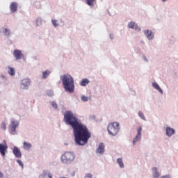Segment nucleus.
<instances>
[{
  "mask_svg": "<svg viewBox=\"0 0 178 178\" xmlns=\"http://www.w3.org/2000/svg\"><path fill=\"white\" fill-rule=\"evenodd\" d=\"M64 122L72 126L74 130L75 141L78 145H86L91 138V132L87 126L79 122V118L71 111H66L64 114Z\"/></svg>",
  "mask_w": 178,
  "mask_h": 178,
  "instance_id": "obj_1",
  "label": "nucleus"
},
{
  "mask_svg": "<svg viewBox=\"0 0 178 178\" xmlns=\"http://www.w3.org/2000/svg\"><path fill=\"white\" fill-rule=\"evenodd\" d=\"M60 80L65 91H67L70 94L74 92V79L72 76L67 74L62 75L60 76Z\"/></svg>",
  "mask_w": 178,
  "mask_h": 178,
  "instance_id": "obj_2",
  "label": "nucleus"
},
{
  "mask_svg": "<svg viewBox=\"0 0 178 178\" xmlns=\"http://www.w3.org/2000/svg\"><path fill=\"white\" fill-rule=\"evenodd\" d=\"M107 130L111 136H116L120 130L118 122H111L108 124Z\"/></svg>",
  "mask_w": 178,
  "mask_h": 178,
  "instance_id": "obj_3",
  "label": "nucleus"
},
{
  "mask_svg": "<svg viewBox=\"0 0 178 178\" xmlns=\"http://www.w3.org/2000/svg\"><path fill=\"white\" fill-rule=\"evenodd\" d=\"M74 160V154L70 152H66L63 156H61V161L63 163H70Z\"/></svg>",
  "mask_w": 178,
  "mask_h": 178,
  "instance_id": "obj_4",
  "label": "nucleus"
},
{
  "mask_svg": "<svg viewBox=\"0 0 178 178\" xmlns=\"http://www.w3.org/2000/svg\"><path fill=\"white\" fill-rule=\"evenodd\" d=\"M17 126H19V122L13 120H11V123L9 127L11 134H16V128L17 127Z\"/></svg>",
  "mask_w": 178,
  "mask_h": 178,
  "instance_id": "obj_5",
  "label": "nucleus"
},
{
  "mask_svg": "<svg viewBox=\"0 0 178 178\" xmlns=\"http://www.w3.org/2000/svg\"><path fill=\"white\" fill-rule=\"evenodd\" d=\"M4 144L0 143V154L1 156H5L6 155V151L8 149V145L6 144V140H3Z\"/></svg>",
  "mask_w": 178,
  "mask_h": 178,
  "instance_id": "obj_6",
  "label": "nucleus"
},
{
  "mask_svg": "<svg viewBox=\"0 0 178 178\" xmlns=\"http://www.w3.org/2000/svg\"><path fill=\"white\" fill-rule=\"evenodd\" d=\"M141 131H143V127H139V128L138 129V134L134 138V141H133L134 145H136V143H138V141L141 140Z\"/></svg>",
  "mask_w": 178,
  "mask_h": 178,
  "instance_id": "obj_7",
  "label": "nucleus"
},
{
  "mask_svg": "<svg viewBox=\"0 0 178 178\" xmlns=\"http://www.w3.org/2000/svg\"><path fill=\"white\" fill-rule=\"evenodd\" d=\"M13 56L17 60H19L22 59V58H23L24 56L23 55V53H22L21 50L15 49L13 52Z\"/></svg>",
  "mask_w": 178,
  "mask_h": 178,
  "instance_id": "obj_8",
  "label": "nucleus"
},
{
  "mask_svg": "<svg viewBox=\"0 0 178 178\" xmlns=\"http://www.w3.org/2000/svg\"><path fill=\"white\" fill-rule=\"evenodd\" d=\"M30 86V79H24L21 82V88L22 90H26L28 86Z\"/></svg>",
  "mask_w": 178,
  "mask_h": 178,
  "instance_id": "obj_9",
  "label": "nucleus"
},
{
  "mask_svg": "<svg viewBox=\"0 0 178 178\" xmlns=\"http://www.w3.org/2000/svg\"><path fill=\"white\" fill-rule=\"evenodd\" d=\"M105 152V145L104 143H99L98 147L96 149V154H100L102 155Z\"/></svg>",
  "mask_w": 178,
  "mask_h": 178,
  "instance_id": "obj_10",
  "label": "nucleus"
},
{
  "mask_svg": "<svg viewBox=\"0 0 178 178\" xmlns=\"http://www.w3.org/2000/svg\"><path fill=\"white\" fill-rule=\"evenodd\" d=\"M13 152L16 158H22V152L17 147H14Z\"/></svg>",
  "mask_w": 178,
  "mask_h": 178,
  "instance_id": "obj_11",
  "label": "nucleus"
},
{
  "mask_svg": "<svg viewBox=\"0 0 178 178\" xmlns=\"http://www.w3.org/2000/svg\"><path fill=\"white\" fill-rule=\"evenodd\" d=\"M129 29H134V30H138V31H140L141 29L136 24V22H131L128 24Z\"/></svg>",
  "mask_w": 178,
  "mask_h": 178,
  "instance_id": "obj_12",
  "label": "nucleus"
},
{
  "mask_svg": "<svg viewBox=\"0 0 178 178\" xmlns=\"http://www.w3.org/2000/svg\"><path fill=\"white\" fill-rule=\"evenodd\" d=\"M39 178H52V174L47 170H44L43 173L39 175Z\"/></svg>",
  "mask_w": 178,
  "mask_h": 178,
  "instance_id": "obj_13",
  "label": "nucleus"
},
{
  "mask_svg": "<svg viewBox=\"0 0 178 178\" xmlns=\"http://www.w3.org/2000/svg\"><path fill=\"white\" fill-rule=\"evenodd\" d=\"M144 33L148 40H152L154 38V33L152 31L146 30Z\"/></svg>",
  "mask_w": 178,
  "mask_h": 178,
  "instance_id": "obj_14",
  "label": "nucleus"
},
{
  "mask_svg": "<svg viewBox=\"0 0 178 178\" xmlns=\"http://www.w3.org/2000/svg\"><path fill=\"white\" fill-rule=\"evenodd\" d=\"M10 9L11 13H13L17 11V3H12L11 5L10 6Z\"/></svg>",
  "mask_w": 178,
  "mask_h": 178,
  "instance_id": "obj_15",
  "label": "nucleus"
},
{
  "mask_svg": "<svg viewBox=\"0 0 178 178\" xmlns=\"http://www.w3.org/2000/svg\"><path fill=\"white\" fill-rule=\"evenodd\" d=\"M175 134V129L170 127L166 128V135L168 136V137H172Z\"/></svg>",
  "mask_w": 178,
  "mask_h": 178,
  "instance_id": "obj_16",
  "label": "nucleus"
},
{
  "mask_svg": "<svg viewBox=\"0 0 178 178\" xmlns=\"http://www.w3.org/2000/svg\"><path fill=\"white\" fill-rule=\"evenodd\" d=\"M7 72L8 74H10V76H15V74H16V72L15 71V68L10 67H7Z\"/></svg>",
  "mask_w": 178,
  "mask_h": 178,
  "instance_id": "obj_17",
  "label": "nucleus"
},
{
  "mask_svg": "<svg viewBox=\"0 0 178 178\" xmlns=\"http://www.w3.org/2000/svg\"><path fill=\"white\" fill-rule=\"evenodd\" d=\"M152 86L154 87V88L157 90L158 91H159V92H161V94H163V91L162 90L161 87H159V85H158V83L154 82V83H152Z\"/></svg>",
  "mask_w": 178,
  "mask_h": 178,
  "instance_id": "obj_18",
  "label": "nucleus"
},
{
  "mask_svg": "<svg viewBox=\"0 0 178 178\" xmlns=\"http://www.w3.org/2000/svg\"><path fill=\"white\" fill-rule=\"evenodd\" d=\"M152 172H153V177L154 178H159L160 175L159 172H158V170L156 167H154L152 168Z\"/></svg>",
  "mask_w": 178,
  "mask_h": 178,
  "instance_id": "obj_19",
  "label": "nucleus"
},
{
  "mask_svg": "<svg viewBox=\"0 0 178 178\" xmlns=\"http://www.w3.org/2000/svg\"><path fill=\"white\" fill-rule=\"evenodd\" d=\"M89 83H90V81L88 79L84 78L80 82V86H81L82 87H86V86Z\"/></svg>",
  "mask_w": 178,
  "mask_h": 178,
  "instance_id": "obj_20",
  "label": "nucleus"
},
{
  "mask_svg": "<svg viewBox=\"0 0 178 178\" xmlns=\"http://www.w3.org/2000/svg\"><path fill=\"white\" fill-rule=\"evenodd\" d=\"M31 148V143H27L26 142H24V149L29 150Z\"/></svg>",
  "mask_w": 178,
  "mask_h": 178,
  "instance_id": "obj_21",
  "label": "nucleus"
},
{
  "mask_svg": "<svg viewBox=\"0 0 178 178\" xmlns=\"http://www.w3.org/2000/svg\"><path fill=\"white\" fill-rule=\"evenodd\" d=\"M49 74H51V71L46 70L42 72V79H47Z\"/></svg>",
  "mask_w": 178,
  "mask_h": 178,
  "instance_id": "obj_22",
  "label": "nucleus"
},
{
  "mask_svg": "<svg viewBox=\"0 0 178 178\" xmlns=\"http://www.w3.org/2000/svg\"><path fill=\"white\" fill-rule=\"evenodd\" d=\"M117 163H118L120 168H124V164L123 163V160H122V159H118Z\"/></svg>",
  "mask_w": 178,
  "mask_h": 178,
  "instance_id": "obj_23",
  "label": "nucleus"
},
{
  "mask_svg": "<svg viewBox=\"0 0 178 178\" xmlns=\"http://www.w3.org/2000/svg\"><path fill=\"white\" fill-rule=\"evenodd\" d=\"M96 0H86V2L88 6H94Z\"/></svg>",
  "mask_w": 178,
  "mask_h": 178,
  "instance_id": "obj_24",
  "label": "nucleus"
},
{
  "mask_svg": "<svg viewBox=\"0 0 178 178\" xmlns=\"http://www.w3.org/2000/svg\"><path fill=\"white\" fill-rule=\"evenodd\" d=\"M3 32L5 35H9L10 34V31H9V29L6 28L3 29Z\"/></svg>",
  "mask_w": 178,
  "mask_h": 178,
  "instance_id": "obj_25",
  "label": "nucleus"
},
{
  "mask_svg": "<svg viewBox=\"0 0 178 178\" xmlns=\"http://www.w3.org/2000/svg\"><path fill=\"white\" fill-rule=\"evenodd\" d=\"M42 23V19L41 18H38L36 19V26H41Z\"/></svg>",
  "mask_w": 178,
  "mask_h": 178,
  "instance_id": "obj_26",
  "label": "nucleus"
},
{
  "mask_svg": "<svg viewBox=\"0 0 178 178\" xmlns=\"http://www.w3.org/2000/svg\"><path fill=\"white\" fill-rule=\"evenodd\" d=\"M1 129L4 131L6 130V123L5 122H1Z\"/></svg>",
  "mask_w": 178,
  "mask_h": 178,
  "instance_id": "obj_27",
  "label": "nucleus"
},
{
  "mask_svg": "<svg viewBox=\"0 0 178 178\" xmlns=\"http://www.w3.org/2000/svg\"><path fill=\"white\" fill-rule=\"evenodd\" d=\"M81 101H83V102H87L88 101V97L87 96H81Z\"/></svg>",
  "mask_w": 178,
  "mask_h": 178,
  "instance_id": "obj_28",
  "label": "nucleus"
},
{
  "mask_svg": "<svg viewBox=\"0 0 178 178\" xmlns=\"http://www.w3.org/2000/svg\"><path fill=\"white\" fill-rule=\"evenodd\" d=\"M58 21L55 20V19H52L51 20V23L53 24V26H54V27H58Z\"/></svg>",
  "mask_w": 178,
  "mask_h": 178,
  "instance_id": "obj_29",
  "label": "nucleus"
},
{
  "mask_svg": "<svg viewBox=\"0 0 178 178\" xmlns=\"http://www.w3.org/2000/svg\"><path fill=\"white\" fill-rule=\"evenodd\" d=\"M138 116H140L143 120H145V117H144V114L141 111H139Z\"/></svg>",
  "mask_w": 178,
  "mask_h": 178,
  "instance_id": "obj_30",
  "label": "nucleus"
},
{
  "mask_svg": "<svg viewBox=\"0 0 178 178\" xmlns=\"http://www.w3.org/2000/svg\"><path fill=\"white\" fill-rule=\"evenodd\" d=\"M51 106H52L53 108H54L55 109H58V104H56V102H51Z\"/></svg>",
  "mask_w": 178,
  "mask_h": 178,
  "instance_id": "obj_31",
  "label": "nucleus"
},
{
  "mask_svg": "<svg viewBox=\"0 0 178 178\" xmlns=\"http://www.w3.org/2000/svg\"><path fill=\"white\" fill-rule=\"evenodd\" d=\"M85 178H92V175L88 173L86 175Z\"/></svg>",
  "mask_w": 178,
  "mask_h": 178,
  "instance_id": "obj_32",
  "label": "nucleus"
},
{
  "mask_svg": "<svg viewBox=\"0 0 178 178\" xmlns=\"http://www.w3.org/2000/svg\"><path fill=\"white\" fill-rule=\"evenodd\" d=\"M17 162L19 165V166L23 168V162H22L20 160H17Z\"/></svg>",
  "mask_w": 178,
  "mask_h": 178,
  "instance_id": "obj_33",
  "label": "nucleus"
},
{
  "mask_svg": "<svg viewBox=\"0 0 178 178\" xmlns=\"http://www.w3.org/2000/svg\"><path fill=\"white\" fill-rule=\"evenodd\" d=\"M0 178H3V174L2 172H0Z\"/></svg>",
  "mask_w": 178,
  "mask_h": 178,
  "instance_id": "obj_34",
  "label": "nucleus"
},
{
  "mask_svg": "<svg viewBox=\"0 0 178 178\" xmlns=\"http://www.w3.org/2000/svg\"><path fill=\"white\" fill-rule=\"evenodd\" d=\"M161 178H170V177H169V175H165L162 177Z\"/></svg>",
  "mask_w": 178,
  "mask_h": 178,
  "instance_id": "obj_35",
  "label": "nucleus"
},
{
  "mask_svg": "<svg viewBox=\"0 0 178 178\" xmlns=\"http://www.w3.org/2000/svg\"><path fill=\"white\" fill-rule=\"evenodd\" d=\"M1 77H2V79H5V76L3 74H1Z\"/></svg>",
  "mask_w": 178,
  "mask_h": 178,
  "instance_id": "obj_36",
  "label": "nucleus"
},
{
  "mask_svg": "<svg viewBox=\"0 0 178 178\" xmlns=\"http://www.w3.org/2000/svg\"><path fill=\"white\" fill-rule=\"evenodd\" d=\"M168 0H162V2H166Z\"/></svg>",
  "mask_w": 178,
  "mask_h": 178,
  "instance_id": "obj_37",
  "label": "nucleus"
}]
</instances>
